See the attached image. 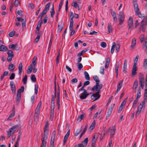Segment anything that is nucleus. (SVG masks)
I'll return each mask as SVG.
<instances>
[{
  "label": "nucleus",
  "instance_id": "obj_1",
  "mask_svg": "<svg viewBox=\"0 0 147 147\" xmlns=\"http://www.w3.org/2000/svg\"><path fill=\"white\" fill-rule=\"evenodd\" d=\"M50 5L51 3L50 2L48 3L45 5L44 9L40 13V15L38 17V19L40 18V20L39 21L42 22V17L44 15L46 14L48 11L49 10Z\"/></svg>",
  "mask_w": 147,
  "mask_h": 147
},
{
  "label": "nucleus",
  "instance_id": "obj_2",
  "mask_svg": "<svg viewBox=\"0 0 147 147\" xmlns=\"http://www.w3.org/2000/svg\"><path fill=\"white\" fill-rule=\"evenodd\" d=\"M101 89H100L99 88H98L97 89L94 90H93L92 89V88L91 89V90H92L93 92L96 91V92L95 93H93L91 96V98L92 99H94L93 101H95L96 100H98L100 97V95L99 94L100 93V90Z\"/></svg>",
  "mask_w": 147,
  "mask_h": 147
},
{
  "label": "nucleus",
  "instance_id": "obj_3",
  "mask_svg": "<svg viewBox=\"0 0 147 147\" xmlns=\"http://www.w3.org/2000/svg\"><path fill=\"white\" fill-rule=\"evenodd\" d=\"M94 80L96 82V85L94 86L93 88H92V89L93 90L97 89L98 88L100 89H101L102 87V84H99L100 80L98 78L97 76H96L93 77Z\"/></svg>",
  "mask_w": 147,
  "mask_h": 147
},
{
  "label": "nucleus",
  "instance_id": "obj_4",
  "mask_svg": "<svg viewBox=\"0 0 147 147\" xmlns=\"http://www.w3.org/2000/svg\"><path fill=\"white\" fill-rule=\"evenodd\" d=\"M56 78V76H55V79ZM55 96L53 94L52 95V98L51 101V108H55V98L57 96V88L56 85L55 81Z\"/></svg>",
  "mask_w": 147,
  "mask_h": 147
},
{
  "label": "nucleus",
  "instance_id": "obj_5",
  "mask_svg": "<svg viewBox=\"0 0 147 147\" xmlns=\"http://www.w3.org/2000/svg\"><path fill=\"white\" fill-rule=\"evenodd\" d=\"M19 126L16 125L13 126L12 127L9 129L8 131H7V136L9 138L16 131V129L18 128Z\"/></svg>",
  "mask_w": 147,
  "mask_h": 147
},
{
  "label": "nucleus",
  "instance_id": "obj_6",
  "mask_svg": "<svg viewBox=\"0 0 147 147\" xmlns=\"http://www.w3.org/2000/svg\"><path fill=\"white\" fill-rule=\"evenodd\" d=\"M7 53L8 57L7 58V61L8 62H10L12 60V58L14 57V54L13 51L11 50H8Z\"/></svg>",
  "mask_w": 147,
  "mask_h": 147
},
{
  "label": "nucleus",
  "instance_id": "obj_7",
  "mask_svg": "<svg viewBox=\"0 0 147 147\" xmlns=\"http://www.w3.org/2000/svg\"><path fill=\"white\" fill-rule=\"evenodd\" d=\"M134 9L135 12L136 14L138 16L139 18H144L145 17L144 14H142L141 13L139 9L138 8V6H136V7H134Z\"/></svg>",
  "mask_w": 147,
  "mask_h": 147
},
{
  "label": "nucleus",
  "instance_id": "obj_8",
  "mask_svg": "<svg viewBox=\"0 0 147 147\" xmlns=\"http://www.w3.org/2000/svg\"><path fill=\"white\" fill-rule=\"evenodd\" d=\"M56 132L55 131L52 132L50 142V147H53Z\"/></svg>",
  "mask_w": 147,
  "mask_h": 147
},
{
  "label": "nucleus",
  "instance_id": "obj_9",
  "mask_svg": "<svg viewBox=\"0 0 147 147\" xmlns=\"http://www.w3.org/2000/svg\"><path fill=\"white\" fill-rule=\"evenodd\" d=\"M124 16L122 11H120L119 13L118 16V19L119 21V24L121 25L123 24L124 19Z\"/></svg>",
  "mask_w": 147,
  "mask_h": 147
},
{
  "label": "nucleus",
  "instance_id": "obj_10",
  "mask_svg": "<svg viewBox=\"0 0 147 147\" xmlns=\"http://www.w3.org/2000/svg\"><path fill=\"white\" fill-rule=\"evenodd\" d=\"M47 135L44 134L43 137L41 138L42 140V146H43V147H46L47 143Z\"/></svg>",
  "mask_w": 147,
  "mask_h": 147
},
{
  "label": "nucleus",
  "instance_id": "obj_11",
  "mask_svg": "<svg viewBox=\"0 0 147 147\" xmlns=\"http://www.w3.org/2000/svg\"><path fill=\"white\" fill-rule=\"evenodd\" d=\"M140 74H141V76L139 77L140 82V85L141 86V88L143 89L144 88V77L143 76V74L141 73Z\"/></svg>",
  "mask_w": 147,
  "mask_h": 147
},
{
  "label": "nucleus",
  "instance_id": "obj_12",
  "mask_svg": "<svg viewBox=\"0 0 147 147\" xmlns=\"http://www.w3.org/2000/svg\"><path fill=\"white\" fill-rule=\"evenodd\" d=\"M89 94V93H87L86 90H84V91L82 93L80 97L81 99H85Z\"/></svg>",
  "mask_w": 147,
  "mask_h": 147
},
{
  "label": "nucleus",
  "instance_id": "obj_13",
  "mask_svg": "<svg viewBox=\"0 0 147 147\" xmlns=\"http://www.w3.org/2000/svg\"><path fill=\"white\" fill-rule=\"evenodd\" d=\"M10 86L12 93L15 94L16 92V86L13 81H11L10 82Z\"/></svg>",
  "mask_w": 147,
  "mask_h": 147
},
{
  "label": "nucleus",
  "instance_id": "obj_14",
  "mask_svg": "<svg viewBox=\"0 0 147 147\" xmlns=\"http://www.w3.org/2000/svg\"><path fill=\"white\" fill-rule=\"evenodd\" d=\"M137 71V67L136 63L134 64L133 66L132 67V69L131 72V76H134L136 74V71Z\"/></svg>",
  "mask_w": 147,
  "mask_h": 147
},
{
  "label": "nucleus",
  "instance_id": "obj_15",
  "mask_svg": "<svg viewBox=\"0 0 147 147\" xmlns=\"http://www.w3.org/2000/svg\"><path fill=\"white\" fill-rule=\"evenodd\" d=\"M70 130L69 129L64 137L63 143V146H64L65 145V143H66L67 140L69 137L70 133Z\"/></svg>",
  "mask_w": 147,
  "mask_h": 147
},
{
  "label": "nucleus",
  "instance_id": "obj_16",
  "mask_svg": "<svg viewBox=\"0 0 147 147\" xmlns=\"http://www.w3.org/2000/svg\"><path fill=\"white\" fill-rule=\"evenodd\" d=\"M111 15L113 17V19L114 22L115 23H117V21L115 12V11H113L112 9H111Z\"/></svg>",
  "mask_w": 147,
  "mask_h": 147
},
{
  "label": "nucleus",
  "instance_id": "obj_17",
  "mask_svg": "<svg viewBox=\"0 0 147 147\" xmlns=\"http://www.w3.org/2000/svg\"><path fill=\"white\" fill-rule=\"evenodd\" d=\"M12 113L7 118V119L11 120L12 118L13 117L15 114V107L14 106H13L12 109Z\"/></svg>",
  "mask_w": 147,
  "mask_h": 147
},
{
  "label": "nucleus",
  "instance_id": "obj_18",
  "mask_svg": "<svg viewBox=\"0 0 147 147\" xmlns=\"http://www.w3.org/2000/svg\"><path fill=\"white\" fill-rule=\"evenodd\" d=\"M64 27V24L62 22H61L59 23L58 26V29L59 31V32L60 33L61 30L63 29Z\"/></svg>",
  "mask_w": 147,
  "mask_h": 147
},
{
  "label": "nucleus",
  "instance_id": "obj_19",
  "mask_svg": "<svg viewBox=\"0 0 147 147\" xmlns=\"http://www.w3.org/2000/svg\"><path fill=\"white\" fill-rule=\"evenodd\" d=\"M143 108V106H141V103L140 104V105L138 107L137 111L136 112L135 116L136 117L138 116L139 114L140 113L142 109Z\"/></svg>",
  "mask_w": 147,
  "mask_h": 147
},
{
  "label": "nucleus",
  "instance_id": "obj_20",
  "mask_svg": "<svg viewBox=\"0 0 147 147\" xmlns=\"http://www.w3.org/2000/svg\"><path fill=\"white\" fill-rule=\"evenodd\" d=\"M21 94H20L18 93H17V94L16 95V102L17 105H18L20 101L21 100Z\"/></svg>",
  "mask_w": 147,
  "mask_h": 147
},
{
  "label": "nucleus",
  "instance_id": "obj_21",
  "mask_svg": "<svg viewBox=\"0 0 147 147\" xmlns=\"http://www.w3.org/2000/svg\"><path fill=\"white\" fill-rule=\"evenodd\" d=\"M8 50L7 47L4 45H2L0 46V51L4 52Z\"/></svg>",
  "mask_w": 147,
  "mask_h": 147
},
{
  "label": "nucleus",
  "instance_id": "obj_22",
  "mask_svg": "<svg viewBox=\"0 0 147 147\" xmlns=\"http://www.w3.org/2000/svg\"><path fill=\"white\" fill-rule=\"evenodd\" d=\"M33 68V65L32 64L30 65L28 67V68L27 70V72L28 74L31 73L32 71V70Z\"/></svg>",
  "mask_w": 147,
  "mask_h": 147
},
{
  "label": "nucleus",
  "instance_id": "obj_23",
  "mask_svg": "<svg viewBox=\"0 0 147 147\" xmlns=\"http://www.w3.org/2000/svg\"><path fill=\"white\" fill-rule=\"evenodd\" d=\"M22 68H23V65L22 63L21 62L19 65L18 66V69H19V74L21 75L22 74Z\"/></svg>",
  "mask_w": 147,
  "mask_h": 147
},
{
  "label": "nucleus",
  "instance_id": "obj_24",
  "mask_svg": "<svg viewBox=\"0 0 147 147\" xmlns=\"http://www.w3.org/2000/svg\"><path fill=\"white\" fill-rule=\"evenodd\" d=\"M110 62V59L109 57H108L106 59V61L105 65V68H107L109 67Z\"/></svg>",
  "mask_w": 147,
  "mask_h": 147
},
{
  "label": "nucleus",
  "instance_id": "obj_25",
  "mask_svg": "<svg viewBox=\"0 0 147 147\" xmlns=\"http://www.w3.org/2000/svg\"><path fill=\"white\" fill-rule=\"evenodd\" d=\"M50 13L51 17L53 18V17L54 15L55 14L54 4L52 5V6L51 9V11H50Z\"/></svg>",
  "mask_w": 147,
  "mask_h": 147
},
{
  "label": "nucleus",
  "instance_id": "obj_26",
  "mask_svg": "<svg viewBox=\"0 0 147 147\" xmlns=\"http://www.w3.org/2000/svg\"><path fill=\"white\" fill-rule=\"evenodd\" d=\"M15 68V65L13 64H10L9 65L8 68L9 70L11 71H13Z\"/></svg>",
  "mask_w": 147,
  "mask_h": 147
},
{
  "label": "nucleus",
  "instance_id": "obj_27",
  "mask_svg": "<svg viewBox=\"0 0 147 147\" xmlns=\"http://www.w3.org/2000/svg\"><path fill=\"white\" fill-rule=\"evenodd\" d=\"M114 105V104H112L111 105V107L109 108L108 109V112L107 113V114H109L111 115L113 111V107Z\"/></svg>",
  "mask_w": 147,
  "mask_h": 147
},
{
  "label": "nucleus",
  "instance_id": "obj_28",
  "mask_svg": "<svg viewBox=\"0 0 147 147\" xmlns=\"http://www.w3.org/2000/svg\"><path fill=\"white\" fill-rule=\"evenodd\" d=\"M107 32L108 33H111L113 31V28L111 24H108V25Z\"/></svg>",
  "mask_w": 147,
  "mask_h": 147
},
{
  "label": "nucleus",
  "instance_id": "obj_29",
  "mask_svg": "<svg viewBox=\"0 0 147 147\" xmlns=\"http://www.w3.org/2000/svg\"><path fill=\"white\" fill-rule=\"evenodd\" d=\"M127 60L125 59L124 60V63L123 71H125L126 70L127 67Z\"/></svg>",
  "mask_w": 147,
  "mask_h": 147
},
{
  "label": "nucleus",
  "instance_id": "obj_30",
  "mask_svg": "<svg viewBox=\"0 0 147 147\" xmlns=\"http://www.w3.org/2000/svg\"><path fill=\"white\" fill-rule=\"evenodd\" d=\"M85 115V114H81L78 117L77 119V121H79V122L81 121L82 119L84 118Z\"/></svg>",
  "mask_w": 147,
  "mask_h": 147
},
{
  "label": "nucleus",
  "instance_id": "obj_31",
  "mask_svg": "<svg viewBox=\"0 0 147 147\" xmlns=\"http://www.w3.org/2000/svg\"><path fill=\"white\" fill-rule=\"evenodd\" d=\"M96 124L95 121L94 120L92 123L91 124L89 129L90 130L93 129L95 127V125Z\"/></svg>",
  "mask_w": 147,
  "mask_h": 147
},
{
  "label": "nucleus",
  "instance_id": "obj_32",
  "mask_svg": "<svg viewBox=\"0 0 147 147\" xmlns=\"http://www.w3.org/2000/svg\"><path fill=\"white\" fill-rule=\"evenodd\" d=\"M84 75L85 76V78L86 80H89L90 79V78L89 75L88 73L86 71H84Z\"/></svg>",
  "mask_w": 147,
  "mask_h": 147
},
{
  "label": "nucleus",
  "instance_id": "obj_33",
  "mask_svg": "<svg viewBox=\"0 0 147 147\" xmlns=\"http://www.w3.org/2000/svg\"><path fill=\"white\" fill-rule=\"evenodd\" d=\"M138 86V83L137 80H136L134 82L133 88L134 89L136 90Z\"/></svg>",
  "mask_w": 147,
  "mask_h": 147
},
{
  "label": "nucleus",
  "instance_id": "obj_34",
  "mask_svg": "<svg viewBox=\"0 0 147 147\" xmlns=\"http://www.w3.org/2000/svg\"><path fill=\"white\" fill-rule=\"evenodd\" d=\"M143 67L144 69H146L147 67V59H145L144 60Z\"/></svg>",
  "mask_w": 147,
  "mask_h": 147
},
{
  "label": "nucleus",
  "instance_id": "obj_35",
  "mask_svg": "<svg viewBox=\"0 0 147 147\" xmlns=\"http://www.w3.org/2000/svg\"><path fill=\"white\" fill-rule=\"evenodd\" d=\"M88 138H85L84 140L82 142V144H83L86 147L88 143Z\"/></svg>",
  "mask_w": 147,
  "mask_h": 147
},
{
  "label": "nucleus",
  "instance_id": "obj_36",
  "mask_svg": "<svg viewBox=\"0 0 147 147\" xmlns=\"http://www.w3.org/2000/svg\"><path fill=\"white\" fill-rule=\"evenodd\" d=\"M136 44V39L135 38H134L132 40L131 47H134Z\"/></svg>",
  "mask_w": 147,
  "mask_h": 147
},
{
  "label": "nucleus",
  "instance_id": "obj_37",
  "mask_svg": "<svg viewBox=\"0 0 147 147\" xmlns=\"http://www.w3.org/2000/svg\"><path fill=\"white\" fill-rule=\"evenodd\" d=\"M123 80H120L118 83L117 85V88L120 89L121 88L123 84Z\"/></svg>",
  "mask_w": 147,
  "mask_h": 147
},
{
  "label": "nucleus",
  "instance_id": "obj_38",
  "mask_svg": "<svg viewBox=\"0 0 147 147\" xmlns=\"http://www.w3.org/2000/svg\"><path fill=\"white\" fill-rule=\"evenodd\" d=\"M97 137L96 139L95 135L93 136L92 140L91 145L93 146L94 145H95V144L96 142V140L97 139Z\"/></svg>",
  "mask_w": 147,
  "mask_h": 147
},
{
  "label": "nucleus",
  "instance_id": "obj_39",
  "mask_svg": "<svg viewBox=\"0 0 147 147\" xmlns=\"http://www.w3.org/2000/svg\"><path fill=\"white\" fill-rule=\"evenodd\" d=\"M24 86H22L17 91V93L21 94V91L22 92H23L24 91Z\"/></svg>",
  "mask_w": 147,
  "mask_h": 147
},
{
  "label": "nucleus",
  "instance_id": "obj_40",
  "mask_svg": "<svg viewBox=\"0 0 147 147\" xmlns=\"http://www.w3.org/2000/svg\"><path fill=\"white\" fill-rule=\"evenodd\" d=\"M141 97V90L140 89L138 90V92L137 94V96L136 98V99H138Z\"/></svg>",
  "mask_w": 147,
  "mask_h": 147
},
{
  "label": "nucleus",
  "instance_id": "obj_41",
  "mask_svg": "<svg viewBox=\"0 0 147 147\" xmlns=\"http://www.w3.org/2000/svg\"><path fill=\"white\" fill-rule=\"evenodd\" d=\"M144 42L143 44V48L145 49L147 47V37L145 38Z\"/></svg>",
  "mask_w": 147,
  "mask_h": 147
},
{
  "label": "nucleus",
  "instance_id": "obj_42",
  "mask_svg": "<svg viewBox=\"0 0 147 147\" xmlns=\"http://www.w3.org/2000/svg\"><path fill=\"white\" fill-rule=\"evenodd\" d=\"M116 44L115 42L113 43V45L112 46L111 49V54H113V53L115 48L116 46Z\"/></svg>",
  "mask_w": 147,
  "mask_h": 147
},
{
  "label": "nucleus",
  "instance_id": "obj_43",
  "mask_svg": "<svg viewBox=\"0 0 147 147\" xmlns=\"http://www.w3.org/2000/svg\"><path fill=\"white\" fill-rule=\"evenodd\" d=\"M128 30H130L131 31L133 29V28H132L133 26V23H128Z\"/></svg>",
  "mask_w": 147,
  "mask_h": 147
},
{
  "label": "nucleus",
  "instance_id": "obj_44",
  "mask_svg": "<svg viewBox=\"0 0 147 147\" xmlns=\"http://www.w3.org/2000/svg\"><path fill=\"white\" fill-rule=\"evenodd\" d=\"M27 75H25L24 78H23L22 80V81L23 82L24 84H26L27 83Z\"/></svg>",
  "mask_w": 147,
  "mask_h": 147
},
{
  "label": "nucleus",
  "instance_id": "obj_45",
  "mask_svg": "<svg viewBox=\"0 0 147 147\" xmlns=\"http://www.w3.org/2000/svg\"><path fill=\"white\" fill-rule=\"evenodd\" d=\"M144 25L143 24H141L140 26V30H142L143 32H144L145 31L146 28L145 27L143 26V25Z\"/></svg>",
  "mask_w": 147,
  "mask_h": 147
},
{
  "label": "nucleus",
  "instance_id": "obj_46",
  "mask_svg": "<svg viewBox=\"0 0 147 147\" xmlns=\"http://www.w3.org/2000/svg\"><path fill=\"white\" fill-rule=\"evenodd\" d=\"M31 79L33 82H36V79L34 75H31Z\"/></svg>",
  "mask_w": 147,
  "mask_h": 147
},
{
  "label": "nucleus",
  "instance_id": "obj_47",
  "mask_svg": "<svg viewBox=\"0 0 147 147\" xmlns=\"http://www.w3.org/2000/svg\"><path fill=\"white\" fill-rule=\"evenodd\" d=\"M59 55H60V51H59L58 53V55L57 56V58L56 59V63L57 65L58 64V63L59 62Z\"/></svg>",
  "mask_w": 147,
  "mask_h": 147
},
{
  "label": "nucleus",
  "instance_id": "obj_48",
  "mask_svg": "<svg viewBox=\"0 0 147 147\" xmlns=\"http://www.w3.org/2000/svg\"><path fill=\"white\" fill-rule=\"evenodd\" d=\"M71 5L75 8H77L79 6L76 1L73 2L72 3Z\"/></svg>",
  "mask_w": 147,
  "mask_h": 147
},
{
  "label": "nucleus",
  "instance_id": "obj_49",
  "mask_svg": "<svg viewBox=\"0 0 147 147\" xmlns=\"http://www.w3.org/2000/svg\"><path fill=\"white\" fill-rule=\"evenodd\" d=\"M127 97L126 98H125L124 100L122 102L121 105V106H122L123 107V106L125 105L126 104V101H127Z\"/></svg>",
  "mask_w": 147,
  "mask_h": 147
},
{
  "label": "nucleus",
  "instance_id": "obj_50",
  "mask_svg": "<svg viewBox=\"0 0 147 147\" xmlns=\"http://www.w3.org/2000/svg\"><path fill=\"white\" fill-rule=\"evenodd\" d=\"M36 114V115H35L34 116V120L36 122H37L38 121V120L39 114Z\"/></svg>",
  "mask_w": 147,
  "mask_h": 147
},
{
  "label": "nucleus",
  "instance_id": "obj_51",
  "mask_svg": "<svg viewBox=\"0 0 147 147\" xmlns=\"http://www.w3.org/2000/svg\"><path fill=\"white\" fill-rule=\"evenodd\" d=\"M141 24H143L144 25H147V20H146V18H145L144 17L143 19V20L141 22Z\"/></svg>",
  "mask_w": 147,
  "mask_h": 147
},
{
  "label": "nucleus",
  "instance_id": "obj_52",
  "mask_svg": "<svg viewBox=\"0 0 147 147\" xmlns=\"http://www.w3.org/2000/svg\"><path fill=\"white\" fill-rule=\"evenodd\" d=\"M81 132V129H77L76 132L74 134V136H78L80 133Z\"/></svg>",
  "mask_w": 147,
  "mask_h": 147
},
{
  "label": "nucleus",
  "instance_id": "obj_53",
  "mask_svg": "<svg viewBox=\"0 0 147 147\" xmlns=\"http://www.w3.org/2000/svg\"><path fill=\"white\" fill-rule=\"evenodd\" d=\"M74 22H70L69 29L70 30L72 31L74 28L73 26Z\"/></svg>",
  "mask_w": 147,
  "mask_h": 147
},
{
  "label": "nucleus",
  "instance_id": "obj_54",
  "mask_svg": "<svg viewBox=\"0 0 147 147\" xmlns=\"http://www.w3.org/2000/svg\"><path fill=\"white\" fill-rule=\"evenodd\" d=\"M138 99H136V98L135 100H134V102L133 103L132 107L134 108H136V104L138 102Z\"/></svg>",
  "mask_w": 147,
  "mask_h": 147
},
{
  "label": "nucleus",
  "instance_id": "obj_55",
  "mask_svg": "<svg viewBox=\"0 0 147 147\" xmlns=\"http://www.w3.org/2000/svg\"><path fill=\"white\" fill-rule=\"evenodd\" d=\"M60 96H57V104L58 106V109H59L60 106Z\"/></svg>",
  "mask_w": 147,
  "mask_h": 147
},
{
  "label": "nucleus",
  "instance_id": "obj_56",
  "mask_svg": "<svg viewBox=\"0 0 147 147\" xmlns=\"http://www.w3.org/2000/svg\"><path fill=\"white\" fill-rule=\"evenodd\" d=\"M70 17L71 18L70 22H74L73 18L74 17V16L73 15V13L72 12H71Z\"/></svg>",
  "mask_w": 147,
  "mask_h": 147
},
{
  "label": "nucleus",
  "instance_id": "obj_57",
  "mask_svg": "<svg viewBox=\"0 0 147 147\" xmlns=\"http://www.w3.org/2000/svg\"><path fill=\"white\" fill-rule=\"evenodd\" d=\"M137 1V0H132V3L134 5V7L138 6Z\"/></svg>",
  "mask_w": 147,
  "mask_h": 147
},
{
  "label": "nucleus",
  "instance_id": "obj_58",
  "mask_svg": "<svg viewBox=\"0 0 147 147\" xmlns=\"http://www.w3.org/2000/svg\"><path fill=\"white\" fill-rule=\"evenodd\" d=\"M40 108L41 107H38V106H37L35 111V114H40Z\"/></svg>",
  "mask_w": 147,
  "mask_h": 147
},
{
  "label": "nucleus",
  "instance_id": "obj_59",
  "mask_svg": "<svg viewBox=\"0 0 147 147\" xmlns=\"http://www.w3.org/2000/svg\"><path fill=\"white\" fill-rule=\"evenodd\" d=\"M15 35V31H12L9 34V35L10 37L13 36Z\"/></svg>",
  "mask_w": 147,
  "mask_h": 147
},
{
  "label": "nucleus",
  "instance_id": "obj_60",
  "mask_svg": "<svg viewBox=\"0 0 147 147\" xmlns=\"http://www.w3.org/2000/svg\"><path fill=\"white\" fill-rule=\"evenodd\" d=\"M41 36V34H38V35L37 37L35 38V42L36 43L38 42V41H39V39L40 38V36Z\"/></svg>",
  "mask_w": 147,
  "mask_h": 147
},
{
  "label": "nucleus",
  "instance_id": "obj_61",
  "mask_svg": "<svg viewBox=\"0 0 147 147\" xmlns=\"http://www.w3.org/2000/svg\"><path fill=\"white\" fill-rule=\"evenodd\" d=\"M15 74L14 73H12L9 77V79L10 80H13L15 77Z\"/></svg>",
  "mask_w": 147,
  "mask_h": 147
},
{
  "label": "nucleus",
  "instance_id": "obj_62",
  "mask_svg": "<svg viewBox=\"0 0 147 147\" xmlns=\"http://www.w3.org/2000/svg\"><path fill=\"white\" fill-rule=\"evenodd\" d=\"M74 147H85V146L83 144L81 143L75 145Z\"/></svg>",
  "mask_w": 147,
  "mask_h": 147
},
{
  "label": "nucleus",
  "instance_id": "obj_63",
  "mask_svg": "<svg viewBox=\"0 0 147 147\" xmlns=\"http://www.w3.org/2000/svg\"><path fill=\"white\" fill-rule=\"evenodd\" d=\"M100 45L102 47L105 48L107 46V44L105 42H103L101 43Z\"/></svg>",
  "mask_w": 147,
  "mask_h": 147
},
{
  "label": "nucleus",
  "instance_id": "obj_64",
  "mask_svg": "<svg viewBox=\"0 0 147 147\" xmlns=\"http://www.w3.org/2000/svg\"><path fill=\"white\" fill-rule=\"evenodd\" d=\"M28 7H29L31 8L32 9H33L35 7L34 5L32 3H30L28 5Z\"/></svg>",
  "mask_w": 147,
  "mask_h": 147
}]
</instances>
